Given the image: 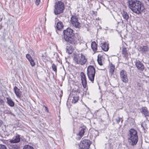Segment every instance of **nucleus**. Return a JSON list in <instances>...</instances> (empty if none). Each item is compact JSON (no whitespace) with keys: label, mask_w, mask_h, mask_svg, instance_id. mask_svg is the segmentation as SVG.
<instances>
[{"label":"nucleus","mask_w":149,"mask_h":149,"mask_svg":"<svg viewBox=\"0 0 149 149\" xmlns=\"http://www.w3.org/2000/svg\"><path fill=\"white\" fill-rule=\"evenodd\" d=\"M91 143V141L89 140H84L80 143L79 149H88Z\"/></svg>","instance_id":"0eeeda50"},{"label":"nucleus","mask_w":149,"mask_h":149,"mask_svg":"<svg viewBox=\"0 0 149 149\" xmlns=\"http://www.w3.org/2000/svg\"><path fill=\"white\" fill-rule=\"evenodd\" d=\"M64 38L69 36H72L74 35L73 33V31L72 29L69 28H68L66 29L63 31Z\"/></svg>","instance_id":"1a4fd4ad"},{"label":"nucleus","mask_w":149,"mask_h":149,"mask_svg":"<svg viewBox=\"0 0 149 149\" xmlns=\"http://www.w3.org/2000/svg\"><path fill=\"white\" fill-rule=\"evenodd\" d=\"M52 68L53 70L54 71L55 73H56L57 72V67L56 65L54 64H53Z\"/></svg>","instance_id":"c756f323"},{"label":"nucleus","mask_w":149,"mask_h":149,"mask_svg":"<svg viewBox=\"0 0 149 149\" xmlns=\"http://www.w3.org/2000/svg\"><path fill=\"white\" fill-rule=\"evenodd\" d=\"M74 35L64 38V39L67 42L72 44H75L76 42Z\"/></svg>","instance_id":"9d476101"},{"label":"nucleus","mask_w":149,"mask_h":149,"mask_svg":"<svg viewBox=\"0 0 149 149\" xmlns=\"http://www.w3.org/2000/svg\"><path fill=\"white\" fill-rule=\"evenodd\" d=\"M73 59L77 64L81 65L85 64L87 61L85 56L82 54L75 55Z\"/></svg>","instance_id":"7ed1b4c3"},{"label":"nucleus","mask_w":149,"mask_h":149,"mask_svg":"<svg viewBox=\"0 0 149 149\" xmlns=\"http://www.w3.org/2000/svg\"><path fill=\"white\" fill-rule=\"evenodd\" d=\"M23 149H34L32 146L28 145H25L23 148Z\"/></svg>","instance_id":"cd10ccee"},{"label":"nucleus","mask_w":149,"mask_h":149,"mask_svg":"<svg viewBox=\"0 0 149 149\" xmlns=\"http://www.w3.org/2000/svg\"><path fill=\"white\" fill-rule=\"evenodd\" d=\"M92 49L94 51H95L97 50V45L95 42H93L91 44Z\"/></svg>","instance_id":"5701e85b"},{"label":"nucleus","mask_w":149,"mask_h":149,"mask_svg":"<svg viewBox=\"0 0 149 149\" xmlns=\"http://www.w3.org/2000/svg\"><path fill=\"white\" fill-rule=\"evenodd\" d=\"M141 112L145 117L149 116V111L146 107H142L141 109Z\"/></svg>","instance_id":"4468645a"},{"label":"nucleus","mask_w":149,"mask_h":149,"mask_svg":"<svg viewBox=\"0 0 149 149\" xmlns=\"http://www.w3.org/2000/svg\"><path fill=\"white\" fill-rule=\"evenodd\" d=\"M86 130V127L83 126L80 127L79 132V135L80 136L79 139H80L81 137L84 135Z\"/></svg>","instance_id":"dca6fc26"},{"label":"nucleus","mask_w":149,"mask_h":149,"mask_svg":"<svg viewBox=\"0 0 149 149\" xmlns=\"http://www.w3.org/2000/svg\"><path fill=\"white\" fill-rule=\"evenodd\" d=\"M26 57L27 58L28 60L29 61H30L32 59L30 55L28 54L26 55Z\"/></svg>","instance_id":"2f4dec72"},{"label":"nucleus","mask_w":149,"mask_h":149,"mask_svg":"<svg viewBox=\"0 0 149 149\" xmlns=\"http://www.w3.org/2000/svg\"><path fill=\"white\" fill-rule=\"evenodd\" d=\"M107 145H108V146H109V148H110L111 149H112L113 146L111 145V143H109Z\"/></svg>","instance_id":"c9c22d12"},{"label":"nucleus","mask_w":149,"mask_h":149,"mask_svg":"<svg viewBox=\"0 0 149 149\" xmlns=\"http://www.w3.org/2000/svg\"><path fill=\"white\" fill-rule=\"evenodd\" d=\"M15 93L16 96L18 98H20L21 96V92L20 91V89L17 86H15L14 88Z\"/></svg>","instance_id":"f3484780"},{"label":"nucleus","mask_w":149,"mask_h":149,"mask_svg":"<svg viewBox=\"0 0 149 149\" xmlns=\"http://www.w3.org/2000/svg\"><path fill=\"white\" fill-rule=\"evenodd\" d=\"M10 146L12 147V149H20V147L19 145L15 144L11 145Z\"/></svg>","instance_id":"a878e982"},{"label":"nucleus","mask_w":149,"mask_h":149,"mask_svg":"<svg viewBox=\"0 0 149 149\" xmlns=\"http://www.w3.org/2000/svg\"><path fill=\"white\" fill-rule=\"evenodd\" d=\"M120 77L121 80L124 83H126L128 81V79L127 76L126 71L122 70L120 72Z\"/></svg>","instance_id":"6e6552de"},{"label":"nucleus","mask_w":149,"mask_h":149,"mask_svg":"<svg viewBox=\"0 0 149 149\" xmlns=\"http://www.w3.org/2000/svg\"><path fill=\"white\" fill-rule=\"evenodd\" d=\"M100 45L102 50L104 51H108L109 49L108 44L105 42H104L103 43H101Z\"/></svg>","instance_id":"a211bd4d"},{"label":"nucleus","mask_w":149,"mask_h":149,"mask_svg":"<svg viewBox=\"0 0 149 149\" xmlns=\"http://www.w3.org/2000/svg\"><path fill=\"white\" fill-rule=\"evenodd\" d=\"M121 14L123 19L126 21H127L129 18V17L127 13L123 10L121 12Z\"/></svg>","instance_id":"6ab92c4d"},{"label":"nucleus","mask_w":149,"mask_h":149,"mask_svg":"<svg viewBox=\"0 0 149 149\" xmlns=\"http://www.w3.org/2000/svg\"><path fill=\"white\" fill-rule=\"evenodd\" d=\"M20 135L19 134L17 135L14 137L12 139L10 140L9 142L11 143H18L20 141Z\"/></svg>","instance_id":"f8f14e48"},{"label":"nucleus","mask_w":149,"mask_h":149,"mask_svg":"<svg viewBox=\"0 0 149 149\" xmlns=\"http://www.w3.org/2000/svg\"><path fill=\"white\" fill-rule=\"evenodd\" d=\"M0 149H7V148L5 145L0 144Z\"/></svg>","instance_id":"473e14b6"},{"label":"nucleus","mask_w":149,"mask_h":149,"mask_svg":"<svg viewBox=\"0 0 149 149\" xmlns=\"http://www.w3.org/2000/svg\"><path fill=\"white\" fill-rule=\"evenodd\" d=\"M127 4L129 8L134 13L139 14H141L144 9L142 3L137 0H129Z\"/></svg>","instance_id":"f257e3e1"},{"label":"nucleus","mask_w":149,"mask_h":149,"mask_svg":"<svg viewBox=\"0 0 149 149\" xmlns=\"http://www.w3.org/2000/svg\"><path fill=\"white\" fill-rule=\"evenodd\" d=\"M97 61L98 64L100 65H102V58L101 57H99V56H98Z\"/></svg>","instance_id":"c85d7f7f"},{"label":"nucleus","mask_w":149,"mask_h":149,"mask_svg":"<svg viewBox=\"0 0 149 149\" xmlns=\"http://www.w3.org/2000/svg\"><path fill=\"white\" fill-rule=\"evenodd\" d=\"M129 143L132 146L136 145L138 141V136L136 130L133 128L130 129L127 135Z\"/></svg>","instance_id":"f03ea898"},{"label":"nucleus","mask_w":149,"mask_h":149,"mask_svg":"<svg viewBox=\"0 0 149 149\" xmlns=\"http://www.w3.org/2000/svg\"><path fill=\"white\" fill-rule=\"evenodd\" d=\"M73 49L72 48V47L70 45H69L67 46L66 48V51L67 53L69 54H71L73 51Z\"/></svg>","instance_id":"aec40b11"},{"label":"nucleus","mask_w":149,"mask_h":149,"mask_svg":"<svg viewBox=\"0 0 149 149\" xmlns=\"http://www.w3.org/2000/svg\"><path fill=\"white\" fill-rule=\"evenodd\" d=\"M115 69V66L111 64L110 65L109 69V72L111 75H112L113 74Z\"/></svg>","instance_id":"b1692460"},{"label":"nucleus","mask_w":149,"mask_h":149,"mask_svg":"<svg viewBox=\"0 0 149 149\" xmlns=\"http://www.w3.org/2000/svg\"><path fill=\"white\" fill-rule=\"evenodd\" d=\"M122 52L123 57H126L127 53V49L125 47H123Z\"/></svg>","instance_id":"393cba45"},{"label":"nucleus","mask_w":149,"mask_h":149,"mask_svg":"<svg viewBox=\"0 0 149 149\" xmlns=\"http://www.w3.org/2000/svg\"><path fill=\"white\" fill-rule=\"evenodd\" d=\"M79 100V97L78 96H74L73 99L72 100V103L74 104L75 103Z\"/></svg>","instance_id":"bb28decb"},{"label":"nucleus","mask_w":149,"mask_h":149,"mask_svg":"<svg viewBox=\"0 0 149 149\" xmlns=\"http://www.w3.org/2000/svg\"><path fill=\"white\" fill-rule=\"evenodd\" d=\"M148 1H149V0H147Z\"/></svg>","instance_id":"58836bf2"},{"label":"nucleus","mask_w":149,"mask_h":149,"mask_svg":"<svg viewBox=\"0 0 149 149\" xmlns=\"http://www.w3.org/2000/svg\"><path fill=\"white\" fill-rule=\"evenodd\" d=\"M6 99L7 100V102L10 106L11 107L14 106L15 105L14 102L11 98L7 97Z\"/></svg>","instance_id":"412c9836"},{"label":"nucleus","mask_w":149,"mask_h":149,"mask_svg":"<svg viewBox=\"0 0 149 149\" xmlns=\"http://www.w3.org/2000/svg\"><path fill=\"white\" fill-rule=\"evenodd\" d=\"M70 22L72 25L75 27L79 28L81 27L80 24L78 21V17L75 15L72 16Z\"/></svg>","instance_id":"423d86ee"},{"label":"nucleus","mask_w":149,"mask_h":149,"mask_svg":"<svg viewBox=\"0 0 149 149\" xmlns=\"http://www.w3.org/2000/svg\"><path fill=\"white\" fill-rule=\"evenodd\" d=\"M136 67L140 71H143L144 69V66L143 64L139 60H136L135 62Z\"/></svg>","instance_id":"9b49d317"},{"label":"nucleus","mask_w":149,"mask_h":149,"mask_svg":"<svg viewBox=\"0 0 149 149\" xmlns=\"http://www.w3.org/2000/svg\"><path fill=\"white\" fill-rule=\"evenodd\" d=\"M32 66H34L35 65V63L34 62L33 60L32 59L30 61H29Z\"/></svg>","instance_id":"7c9ffc66"},{"label":"nucleus","mask_w":149,"mask_h":149,"mask_svg":"<svg viewBox=\"0 0 149 149\" xmlns=\"http://www.w3.org/2000/svg\"><path fill=\"white\" fill-rule=\"evenodd\" d=\"M121 119V118H120L118 117L115 120L117 123H118L120 121Z\"/></svg>","instance_id":"72a5a7b5"},{"label":"nucleus","mask_w":149,"mask_h":149,"mask_svg":"<svg viewBox=\"0 0 149 149\" xmlns=\"http://www.w3.org/2000/svg\"><path fill=\"white\" fill-rule=\"evenodd\" d=\"M82 84L83 87L85 88L86 86L87 82L86 76L84 72H81L80 74Z\"/></svg>","instance_id":"ddd939ff"},{"label":"nucleus","mask_w":149,"mask_h":149,"mask_svg":"<svg viewBox=\"0 0 149 149\" xmlns=\"http://www.w3.org/2000/svg\"><path fill=\"white\" fill-rule=\"evenodd\" d=\"M64 9V3L61 1L57 2L55 5L54 13L55 15H58L62 13Z\"/></svg>","instance_id":"20e7f679"},{"label":"nucleus","mask_w":149,"mask_h":149,"mask_svg":"<svg viewBox=\"0 0 149 149\" xmlns=\"http://www.w3.org/2000/svg\"><path fill=\"white\" fill-rule=\"evenodd\" d=\"M63 25L62 22L59 21L58 22L56 25V28L59 30H61L63 27Z\"/></svg>","instance_id":"4be33fe9"},{"label":"nucleus","mask_w":149,"mask_h":149,"mask_svg":"<svg viewBox=\"0 0 149 149\" xmlns=\"http://www.w3.org/2000/svg\"><path fill=\"white\" fill-rule=\"evenodd\" d=\"M40 2V0H36L35 2V3L36 5L38 6Z\"/></svg>","instance_id":"f704fd0d"},{"label":"nucleus","mask_w":149,"mask_h":149,"mask_svg":"<svg viewBox=\"0 0 149 149\" xmlns=\"http://www.w3.org/2000/svg\"><path fill=\"white\" fill-rule=\"evenodd\" d=\"M139 51L142 53L146 54V52H149V47L147 46H143L140 47Z\"/></svg>","instance_id":"2eb2a0df"},{"label":"nucleus","mask_w":149,"mask_h":149,"mask_svg":"<svg viewBox=\"0 0 149 149\" xmlns=\"http://www.w3.org/2000/svg\"><path fill=\"white\" fill-rule=\"evenodd\" d=\"M75 113H76L77 114H78V113L77 112H76Z\"/></svg>","instance_id":"e433bc0d"},{"label":"nucleus","mask_w":149,"mask_h":149,"mask_svg":"<svg viewBox=\"0 0 149 149\" xmlns=\"http://www.w3.org/2000/svg\"><path fill=\"white\" fill-rule=\"evenodd\" d=\"M42 57H44V55H43V54H42Z\"/></svg>","instance_id":"4c0bfd02"},{"label":"nucleus","mask_w":149,"mask_h":149,"mask_svg":"<svg viewBox=\"0 0 149 149\" xmlns=\"http://www.w3.org/2000/svg\"><path fill=\"white\" fill-rule=\"evenodd\" d=\"M95 73V69L93 66L90 65L88 67L87 70V75L89 79L92 83L93 82Z\"/></svg>","instance_id":"39448f33"}]
</instances>
